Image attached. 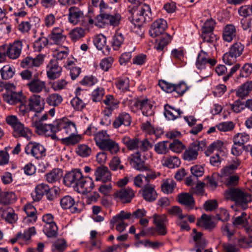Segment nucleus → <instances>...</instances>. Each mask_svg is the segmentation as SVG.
<instances>
[{"instance_id": "obj_1", "label": "nucleus", "mask_w": 252, "mask_h": 252, "mask_svg": "<svg viewBox=\"0 0 252 252\" xmlns=\"http://www.w3.org/2000/svg\"><path fill=\"white\" fill-rule=\"evenodd\" d=\"M63 182L67 187L80 189L79 192L83 193L90 192L94 187L92 179L84 176L79 169H75L66 173L63 177Z\"/></svg>"}, {"instance_id": "obj_2", "label": "nucleus", "mask_w": 252, "mask_h": 252, "mask_svg": "<svg viewBox=\"0 0 252 252\" xmlns=\"http://www.w3.org/2000/svg\"><path fill=\"white\" fill-rule=\"evenodd\" d=\"M94 140L96 146L100 150L107 151L112 155H115L120 151L119 144L111 139L106 131L101 130L94 134Z\"/></svg>"}, {"instance_id": "obj_3", "label": "nucleus", "mask_w": 252, "mask_h": 252, "mask_svg": "<svg viewBox=\"0 0 252 252\" xmlns=\"http://www.w3.org/2000/svg\"><path fill=\"white\" fill-rule=\"evenodd\" d=\"M102 7L101 13L95 17V25L101 27L106 25L113 27L119 26L122 20L121 15L119 13L111 14L112 8L110 6L106 7L104 4Z\"/></svg>"}, {"instance_id": "obj_4", "label": "nucleus", "mask_w": 252, "mask_h": 252, "mask_svg": "<svg viewBox=\"0 0 252 252\" xmlns=\"http://www.w3.org/2000/svg\"><path fill=\"white\" fill-rule=\"evenodd\" d=\"M224 196L227 200L233 201L243 210L248 207V204L252 201V197L249 192L240 188H230L224 192Z\"/></svg>"}, {"instance_id": "obj_5", "label": "nucleus", "mask_w": 252, "mask_h": 252, "mask_svg": "<svg viewBox=\"0 0 252 252\" xmlns=\"http://www.w3.org/2000/svg\"><path fill=\"white\" fill-rule=\"evenodd\" d=\"M48 118V115L44 114L39 118L38 115L35 114L32 118V126L34 127L35 131L39 134H44L46 136H50L53 140H59L56 134L52 133L53 129L54 122L50 124H43V122Z\"/></svg>"}, {"instance_id": "obj_6", "label": "nucleus", "mask_w": 252, "mask_h": 252, "mask_svg": "<svg viewBox=\"0 0 252 252\" xmlns=\"http://www.w3.org/2000/svg\"><path fill=\"white\" fill-rule=\"evenodd\" d=\"M152 17V11L149 5L141 4L136 9L133 10L131 22L135 26L140 27L144 23L150 21Z\"/></svg>"}, {"instance_id": "obj_7", "label": "nucleus", "mask_w": 252, "mask_h": 252, "mask_svg": "<svg viewBox=\"0 0 252 252\" xmlns=\"http://www.w3.org/2000/svg\"><path fill=\"white\" fill-rule=\"evenodd\" d=\"M105 105L102 111L104 117L102 119L100 124L108 126L110 124V117L112 115L113 112L119 107L120 101L112 94H107L102 100Z\"/></svg>"}, {"instance_id": "obj_8", "label": "nucleus", "mask_w": 252, "mask_h": 252, "mask_svg": "<svg viewBox=\"0 0 252 252\" xmlns=\"http://www.w3.org/2000/svg\"><path fill=\"white\" fill-rule=\"evenodd\" d=\"M57 132H60L64 137L77 133L76 125L67 118L56 120L54 121L52 133L56 134Z\"/></svg>"}, {"instance_id": "obj_9", "label": "nucleus", "mask_w": 252, "mask_h": 252, "mask_svg": "<svg viewBox=\"0 0 252 252\" xmlns=\"http://www.w3.org/2000/svg\"><path fill=\"white\" fill-rule=\"evenodd\" d=\"M217 60L206 52L201 50L197 55L195 65L197 69L202 70L207 67L211 68L215 66Z\"/></svg>"}, {"instance_id": "obj_10", "label": "nucleus", "mask_w": 252, "mask_h": 252, "mask_svg": "<svg viewBox=\"0 0 252 252\" xmlns=\"http://www.w3.org/2000/svg\"><path fill=\"white\" fill-rule=\"evenodd\" d=\"M24 47H29V44L25 39L15 40L8 48L6 55L11 59H16L20 57L22 50Z\"/></svg>"}, {"instance_id": "obj_11", "label": "nucleus", "mask_w": 252, "mask_h": 252, "mask_svg": "<svg viewBox=\"0 0 252 252\" xmlns=\"http://www.w3.org/2000/svg\"><path fill=\"white\" fill-rule=\"evenodd\" d=\"M46 149L39 143L30 142L25 148V152L36 159H40L46 156Z\"/></svg>"}, {"instance_id": "obj_12", "label": "nucleus", "mask_w": 252, "mask_h": 252, "mask_svg": "<svg viewBox=\"0 0 252 252\" xmlns=\"http://www.w3.org/2000/svg\"><path fill=\"white\" fill-rule=\"evenodd\" d=\"M135 192L130 188H123L117 190L114 194L113 197L117 202L128 203L131 202L135 196Z\"/></svg>"}, {"instance_id": "obj_13", "label": "nucleus", "mask_w": 252, "mask_h": 252, "mask_svg": "<svg viewBox=\"0 0 252 252\" xmlns=\"http://www.w3.org/2000/svg\"><path fill=\"white\" fill-rule=\"evenodd\" d=\"M152 218L153 219V223L156 226V232L161 236L165 235L167 233L166 223L168 222L166 215L155 214Z\"/></svg>"}, {"instance_id": "obj_14", "label": "nucleus", "mask_w": 252, "mask_h": 252, "mask_svg": "<svg viewBox=\"0 0 252 252\" xmlns=\"http://www.w3.org/2000/svg\"><path fill=\"white\" fill-rule=\"evenodd\" d=\"M16 88L13 84L8 85V88L3 94V100L11 105L19 102L21 99V94L15 91Z\"/></svg>"}, {"instance_id": "obj_15", "label": "nucleus", "mask_w": 252, "mask_h": 252, "mask_svg": "<svg viewBox=\"0 0 252 252\" xmlns=\"http://www.w3.org/2000/svg\"><path fill=\"white\" fill-rule=\"evenodd\" d=\"M167 28V23L165 20L159 18L154 21L151 25L149 34L151 37H156L162 34Z\"/></svg>"}, {"instance_id": "obj_16", "label": "nucleus", "mask_w": 252, "mask_h": 252, "mask_svg": "<svg viewBox=\"0 0 252 252\" xmlns=\"http://www.w3.org/2000/svg\"><path fill=\"white\" fill-rule=\"evenodd\" d=\"M48 38L53 44L62 45L65 41L66 36L64 34V30L62 28L56 27L52 29Z\"/></svg>"}, {"instance_id": "obj_17", "label": "nucleus", "mask_w": 252, "mask_h": 252, "mask_svg": "<svg viewBox=\"0 0 252 252\" xmlns=\"http://www.w3.org/2000/svg\"><path fill=\"white\" fill-rule=\"evenodd\" d=\"M131 216V214L129 212H125L124 211H121L119 214L113 217L110 220V223L114 224L118 223L116 226V230L120 232L125 230L127 225L124 222V220L128 219Z\"/></svg>"}, {"instance_id": "obj_18", "label": "nucleus", "mask_w": 252, "mask_h": 252, "mask_svg": "<svg viewBox=\"0 0 252 252\" xmlns=\"http://www.w3.org/2000/svg\"><path fill=\"white\" fill-rule=\"evenodd\" d=\"M29 91L34 94H39L46 89V83L34 75L27 83Z\"/></svg>"}, {"instance_id": "obj_19", "label": "nucleus", "mask_w": 252, "mask_h": 252, "mask_svg": "<svg viewBox=\"0 0 252 252\" xmlns=\"http://www.w3.org/2000/svg\"><path fill=\"white\" fill-rule=\"evenodd\" d=\"M200 145L198 141H195L191 144L184 152L183 158L185 160L191 161L197 158L200 151Z\"/></svg>"}, {"instance_id": "obj_20", "label": "nucleus", "mask_w": 252, "mask_h": 252, "mask_svg": "<svg viewBox=\"0 0 252 252\" xmlns=\"http://www.w3.org/2000/svg\"><path fill=\"white\" fill-rule=\"evenodd\" d=\"M44 59V55H38L35 58L27 57L23 59L21 63L20 66L23 68H31L33 67H39L41 65Z\"/></svg>"}, {"instance_id": "obj_21", "label": "nucleus", "mask_w": 252, "mask_h": 252, "mask_svg": "<svg viewBox=\"0 0 252 252\" xmlns=\"http://www.w3.org/2000/svg\"><path fill=\"white\" fill-rule=\"evenodd\" d=\"M62 72V68L59 64L57 60H51L46 67V73L48 78L54 80L59 78Z\"/></svg>"}, {"instance_id": "obj_22", "label": "nucleus", "mask_w": 252, "mask_h": 252, "mask_svg": "<svg viewBox=\"0 0 252 252\" xmlns=\"http://www.w3.org/2000/svg\"><path fill=\"white\" fill-rule=\"evenodd\" d=\"M28 103L31 111L35 113H40L44 108V99L38 94L31 95L28 99Z\"/></svg>"}, {"instance_id": "obj_23", "label": "nucleus", "mask_w": 252, "mask_h": 252, "mask_svg": "<svg viewBox=\"0 0 252 252\" xmlns=\"http://www.w3.org/2000/svg\"><path fill=\"white\" fill-rule=\"evenodd\" d=\"M132 122V119L128 113L121 112L115 118L112 126L114 128H118L122 126H129Z\"/></svg>"}, {"instance_id": "obj_24", "label": "nucleus", "mask_w": 252, "mask_h": 252, "mask_svg": "<svg viewBox=\"0 0 252 252\" xmlns=\"http://www.w3.org/2000/svg\"><path fill=\"white\" fill-rule=\"evenodd\" d=\"M68 11V21L73 25L78 24L84 17L83 11L78 7L72 6L69 8Z\"/></svg>"}, {"instance_id": "obj_25", "label": "nucleus", "mask_w": 252, "mask_h": 252, "mask_svg": "<svg viewBox=\"0 0 252 252\" xmlns=\"http://www.w3.org/2000/svg\"><path fill=\"white\" fill-rule=\"evenodd\" d=\"M13 136L15 138L23 137L27 140H31L32 135V132L31 129L25 126L21 123L14 127L12 132Z\"/></svg>"}, {"instance_id": "obj_26", "label": "nucleus", "mask_w": 252, "mask_h": 252, "mask_svg": "<svg viewBox=\"0 0 252 252\" xmlns=\"http://www.w3.org/2000/svg\"><path fill=\"white\" fill-rule=\"evenodd\" d=\"M94 176L96 181L107 183L111 181L112 175L107 167L101 166L95 169Z\"/></svg>"}, {"instance_id": "obj_27", "label": "nucleus", "mask_w": 252, "mask_h": 252, "mask_svg": "<svg viewBox=\"0 0 252 252\" xmlns=\"http://www.w3.org/2000/svg\"><path fill=\"white\" fill-rule=\"evenodd\" d=\"M130 165L134 169L140 171L146 165L145 161L141 158V153L139 151L133 153L128 158Z\"/></svg>"}, {"instance_id": "obj_28", "label": "nucleus", "mask_w": 252, "mask_h": 252, "mask_svg": "<svg viewBox=\"0 0 252 252\" xmlns=\"http://www.w3.org/2000/svg\"><path fill=\"white\" fill-rule=\"evenodd\" d=\"M192 195L190 193H181L179 194L177 196L178 202L185 205L188 211L194 208L195 203Z\"/></svg>"}, {"instance_id": "obj_29", "label": "nucleus", "mask_w": 252, "mask_h": 252, "mask_svg": "<svg viewBox=\"0 0 252 252\" xmlns=\"http://www.w3.org/2000/svg\"><path fill=\"white\" fill-rule=\"evenodd\" d=\"M241 164V160L237 158H235L231 160L222 170V176H227L233 174Z\"/></svg>"}, {"instance_id": "obj_30", "label": "nucleus", "mask_w": 252, "mask_h": 252, "mask_svg": "<svg viewBox=\"0 0 252 252\" xmlns=\"http://www.w3.org/2000/svg\"><path fill=\"white\" fill-rule=\"evenodd\" d=\"M237 30L236 27L232 24H226L223 29L222 38L228 42H230L236 36Z\"/></svg>"}, {"instance_id": "obj_31", "label": "nucleus", "mask_w": 252, "mask_h": 252, "mask_svg": "<svg viewBox=\"0 0 252 252\" xmlns=\"http://www.w3.org/2000/svg\"><path fill=\"white\" fill-rule=\"evenodd\" d=\"M49 186L46 184L41 183L37 185L34 189V192L32 193L33 200L34 201H39L41 199L47 190H49Z\"/></svg>"}, {"instance_id": "obj_32", "label": "nucleus", "mask_w": 252, "mask_h": 252, "mask_svg": "<svg viewBox=\"0 0 252 252\" xmlns=\"http://www.w3.org/2000/svg\"><path fill=\"white\" fill-rule=\"evenodd\" d=\"M183 112L179 109H176L169 104L164 105V115L169 120H174L180 117Z\"/></svg>"}, {"instance_id": "obj_33", "label": "nucleus", "mask_w": 252, "mask_h": 252, "mask_svg": "<svg viewBox=\"0 0 252 252\" xmlns=\"http://www.w3.org/2000/svg\"><path fill=\"white\" fill-rule=\"evenodd\" d=\"M142 196L144 199L149 202H153L158 197L154 186L150 185L142 189Z\"/></svg>"}, {"instance_id": "obj_34", "label": "nucleus", "mask_w": 252, "mask_h": 252, "mask_svg": "<svg viewBox=\"0 0 252 252\" xmlns=\"http://www.w3.org/2000/svg\"><path fill=\"white\" fill-rule=\"evenodd\" d=\"M62 207L64 209H72V213H77L79 210L75 206V201L73 197L70 195H65L60 200Z\"/></svg>"}, {"instance_id": "obj_35", "label": "nucleus", "mask_w": 252, "mask_h": 252, "mask_svg": "<svg viewBox=\"0 0 252 252\" xmlns=\"http://www.w3.org/2000/svg\"><path fill=\"white\" fill-rule=\"evenodd\" d=\"M122 143L125 145L128 150H137L139 148L140 141L137 138H130L128 136H125L121 139Z\"/></svg>"}, {"instance_id": "obj_36", "label": "nucleus", "mask_w": 252, "mask_h": 252, "mask_svg": "<svg viewBox=\"0 0 252 252\" xmlns=\"http://www.w3.org/2000/svg\"><path fill=\"white\" fill-rule=\"evenodd\" d=\"M223 142L217 140L212 143L208 147L207 149L205 151V154L206 156H209L212 153L216 152V153H219L221 155L224 154L223 151Z\"/></svg>"}, {"instance_id": "obj_37", "label": "nucleus", "mask_w": 252, "mask_h": 252, "mask_svg": "<svg viewBox=\"0 0 252 252\" xmlns=\"http://www.w3.org/2000/svg\"><path fill=\"white\" fill-rule=\"evenodd\" d=\"M46 181L49 183L59 181L63 176V171L59 168L54 169L45 175Z\"/></svg>"}, {"instance_id": "obj_38", "label": "nucleus", "mask_w": 252, "mask_h": 252, "mask_svg": "<svg viewBox=\"0 0 252 252\" xmlns=\"http://www.w3.org/2000/svg\"><path fill=\"white\" fill-rule=\"evenodd\" d=\"M197 225L206 229H211L215 227V224L210 217L206 214H203L197 220Z\"/></svg>"}, {"instance_id": "obj_39", "label": "nucleus", "mask_w": 252, "mask_h": 252, "mask_svg": "<svg viewBox=\"0 0 252 252\" xmlns=\"http://www.w3.org/2000/svg\"><path fill=\"white\" fill-rule=\"evenodd\" d=\"M232 220L233 226L237 227L246 226L249 223L247 214L245 212H242L239 216L233 217Z\"/></svg>"}, {"instance_id": "obj_40", "label": "nucleus", "mask_w": 252, "mask_h": 252, "mask_svg": "<svg viewBox=\"0 0 252 252\" xmlns=\"http://www.w3.org/2000/svg\"><path fill=\"white\" fill-rule=\"evenodd\" d=\"M252 91V81H248L242 84L236 91V95L243 98Z\"/></svg>"}, {"instance_id": "obj_41", "label": "nucleus", "mask_w": 252, "mask_h": 252, "mask_svg": "<svg viewBox=\"0 0 252 252\" xmlns=\"http://www.w3.org/2000/svg\"><path fill=\"white\" fill-rule=\"evenodd\" d=\"M16 200V196L13 192H2L0 193V203L7 205L14 203Z\"/></svg>"}, {"instance_id": "obj_42", "label": "nucleus", "mask_w": 252, "mask_h": 252, "mask_svg": "<svg viewBox=\"0 0 252 252\" xmlns=\"http://www.w3.org/2000/svg\"><path fill=\"white\" fill-rule=\"evenodd\" d=\"M35 234V228L32 226L29 227L28 229L25 230L24 233H18L17 238H20L21 242L27 243L31 240L32 236L34 235Z\"/></svg>"}, {"instance_id": "obj_43", "label": "nucleus", "mask_w": 252, "mask_h": 252, "mask_svg": "<svg viewBox=\"0 0 252 252\" xmlns=\"http://www.w3.org/2000/svg\"><path fill=\"white\" fill-rule=\"evenodd\" d=\"M125 40L124 35L119 31H117L113 36L111 44L114 50H119L123 45Z\"/></svg>"}, {"instance_id": "obj_44", "label": "nucleus", "mask_w": 252, "mask_h": 252, "mask_svg": "<svg viewBox=\"0 0 252 252\" xmlns=\"http://www.w3.org/2000/svg\"><path fill=\"white\" fill-rule=\"evenodd\" d=\"M58 227L56 223L43 225V231L49 238L56 237L58 235Z\"/></svg>"}, {"instance_id": "obj_45", "label": "nucleus", "mask_w": 252, "mask_h": 252, "mask_svg": "<svg viewBox=\"0 0 252 252\" xmlns=\"http://www.w3.org/2000/svg\"><path fill=\"white\" fill-rule=\"evenodd\" d=\"M68 35L72 41L75 42L85 35V31L81 27H76L70 31Z\"/></svg>"}, {"instance_id": "obj_46", "label": "nucleus", "mask_w": 252, "mask_h": 252, "mask_svg": "<svg viewBox=\"0 0 252 252\" xmlns=\"http://www.w3.org/2000/svg\"><path fill=\"white\" fill-rule=\"evenodd\" d=\"M115 85L122 92H126L129 88V80L127 77H119L115 81Z\"/></svg>"}, {"instance_id": "obj_47", "label": "nucleus", "mask_w": 252, "mask_h": 252, "mask_svg": "<svg viewBox=\"0 0 252 252\" xmlns=\"http://www.w3.org/2000/svg\"><path fill=\"white\" fill-rule=\"evenodd\" d=\"M238 247L242 249L252 247V238L239 235L236 239Z\"/></svg>"}, {"instance_id": "obj_48", "label": "nucleus", "mask_w": 252, "mask_h": 252, "mask_svg": "<svg viewBox=\"0 0 252 252\" xmlns=\"http://www.w3.org/2000/svg\"><path fill=\"white\" fill-rule=\"evenodd\" d=\"M83 139L81 135L77 133L68 135L62 138V142L67 145H74L80 142Z\"/></svg>"}, {"instance_id": "obj_49", "label": "nucleus", "mask_w": 252, "mask_h": 252, "mask_svg": "<svg viewBox=\"0 0 252 252\" xmlns=\"http://www.w3.org/2000/svg\"><path fill=\"white\" fill-rule=\"evenodd\" d=\"M249 140L250 135L246 132L238 133L233 138V143L235 144H238L239 146H243Z\"/></svg>"}, {"instance_id": "obj_50", "label": "nucleus", "mask_w": 252, "mask_h": 252, "mask_svg": "<svg viewBox=\"0 0 252 252\" xmlns=\"http://www.w3.org/2000/svg\"><path fill=\"white\" fill-rule=\"evenodd\" d=\"M176 185V184L173 180L167 179L163 181L161 188L164 193L169 194L173 192Z\"/></svg>"}, {"instance_id": "obj_51", "label": "nucleus", "mask_w": 252, "mask_h": 252, "mask_svg": "<svg viewBox=\"0 0 252 252\" xmlns=\"http://www.w3.org/2000/svg\"><path fill=\"white\" fill-rule=\"evenodd\" d=\"M162 164L169 168L178 167L181 164L180 159L176 157H167L163 159Z\"/></svg>"}, {"instance_id": "obj_52", "label": "nucleus", "mask_w": 252, "mask_h": 252, "mask_svg": "<svg viewBox=\"0 0 252 252\" xmlns=\"http://www.w3.org/2000/svg\"><path fill=\"white\" fill-rule=\"evenodd\" d=\"M75 151L78 156L82 158H86L90 156L92 150L88 145L82 144L78 145Z\"/></svg>"}, {"instance_id": "obj_53", "label": "nucleus", "mask_w": 252, "mask_h": 252, "mask_svg": "<svg viewBox=\"0 0 252 252\" xmlns=\"http://www.w3.org/2000/svg\"><path fill=\"white\" fill-rule=\"evenodd\" d=\"M62 96L58 94H52L46 98V101L50 106H57L63 101Z\"/></svg>"}, {"instance_id": "obj_54", "label": "nucleus", "mask_w": 252, "mask_h": 252, "mask_svg": "<svg viewBox=\"0 0 252 252\" xmlns=\"http://www.w3.org/2000/svg\"><path fill=\"white\" fill-rule=\"evenodd\" d=\"M109 166L110 169L114 171L124 169V166L121 164L120 158L117 156L112 157L109 163Z\"/></svg>"}, {"instance_id": "obj_55", "label": "nucleus", "mask_w": 252, "mask_h": 252, "mask_svg": "<svg viewBox=\"0 0 252 252\" xmlns=\"http://www.w3.org/2000/svg\"><path fill=\"white\" fill-rule=\"evenodd\" d=\"M94 43L96 48L102 50L104 48L108 49L106 46V37L103 35L100 34L96 36L94 39Z\"/></svg>"}, {"instance_id": "obj_56", "label": "nucleus", "mask_w": 252, "mask_h": 252, "mask_svg": "<svg viewBox=\"0 0 252 252\" xmlns=\"http://www.w3.org/2000/svg\"><path fill=\"white\" fill-rule=\"evenodd\" d=\"M140 110L144 116L149 117L153 115V106L148 101L147 99H142V103Z\"/></svg>"}, {"instance_id": "obj_57", "label": "nucleus", "mask_w": 252, "mask_h": 252, "mask_svg": "<svg viewBox=\"0 0 252 252\" xmlns=\"http://www.w3.org/2000/svg\"><path fill=\"white\" fill-rule=\"evenodd\" d=\"M48 43L47 38L41 36L38 38L33 43V48L36 52H40Z\"/></svg>"}, {"instance_id": "obj_58", "label": "nucleus", "mask_w": 252, "mask_h": 252, "mask_svg": "<svg viewBox=\"0 0 252 252\" xmlns=\"http://www.w3.org/2000/svg\"><path fill=\"white\" fill-rule=\"evenodd\" d=\"M105 90L101 87H98L92 93V99L94 102H100L105 95Z\"/></svg>"}, {"instance_id": "obj_59", "label": "nucleus", "mask_w": 252, "mask_h": 252, "mask_svg": "<svg viewBox=\"0 0 252 252\" xmlns=\"http://www.w3.org/2000/svg\"><path fill=\"white\" fill-rule=\"evenodd\" d=\"M171 41V36L167 33H165L156 45V49L158 51H162Z\"/></svg>"}, {"instance_id": "obj_60", "label": "nucleus", "mask_w": 252, "mask_h": 252, "mask_svg": "<svg viewBox=\"0 0 252 252\" xmlns=\"http://www.w3.org/2000/svg\"><path fill=\"white\" fill-rule=\"evenodd\" d=\"M204 182L205 186L212 190L216 189L218 186L216 176L214 174L206 176Z\"/></svg>"}, {"instance_id": "obj_61", "label": "nucleus", "mask_w": 252, "mask_h": 252, "mask_svg": "<svg viewBox=\"0 0 252 252\" xmlns=\"http://www.w3.org/2000/svg\"><path fill=\"white\" fill-rule=\"evenodd\" d=\"M168 141L159 142L155 144L154 150L158 154H165L169 151Z\"/></svg>"}, {"instance_id": "obj_62", "label": "nucleus", "mask_w": 252, "mask_h": 252, "mask_svg": "<svg viewBox=\"0 0 252 252\" xmlns=\"http://www.w3.org/2000/svg\"><path fill=\"white\" fill-rule=\"evenodd\" d=\"M0 71L2 78L5 80L12 78L14 74V68L9 65L4 66Z\"/></svg>"}, {"instance_id": "obj_63", "label": "nucleus", "mask_w": 252, "mask_h": 252, "mask_svg": "<svg viewBox=\"0 0 252 252\" xmlns=\"http://www.w3.org/2000/svg\"><path fill=\"white\" fill-rule=\"evenodd\" d=\"M169 149L173 152L180 153L185 148V146L179 140H174L169 144Z\"/></svg>"}, {"instance_id": "obj_64", "label": "nucleus", "mask_w": 252, "mask_h": 252, "mask_svg": "<svg viewBox=\"0 0 252 252\" xmlns=\"http://www.w3.org/2000/svg\"><path fill=\"white\" fill-rule=\"evenodd\" d=\"M67 245L64 239L57 240L52 245V250L54 252H63L66 248Z\"/></svg>"}]
</instances>
